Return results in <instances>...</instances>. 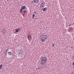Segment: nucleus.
Wrapping results in <instances>:
<instances>
[{"mask_svg": "<svg viewBox=\"0 0 74 74\" xmlns=\"http://www.w3.org/2000/svg\"><path fill=\"white\" fill-rule=\"evenodd\" d=\"M45 34H43L42 35V38L41 39V41L42 42H45L48 38V36L47 35H44Z\"/></svg>", "mask_w": 74, "mask_h": 74, "instance_id": "obj_1", "label": "nucleus"}, {"mask_svg": "<svg viewBox=\"0 0 74 74\" xmlns=\"http://www.w3.org/2000/svg\"><path fill=\"white\" fill-rule=\"evenodd\" d=\"M47 59L46 57H43L42 58L41 60V64H44L47 62Z\"/></svg>", "mask_w": 74, "mask_h": 74, "instance_id": "obj_2", "label": "nucleus"}, {"mask_svg": "<svg viewBox=\"0 0 74 74\" xmlns=\"http://www.w3.org/2000/svg\"><path fill=\"white\" fill-rule=\"evenodd\" d=\"M45 2H42L41 5H40V8H44V5H45Z\"/></svg>", "mask_w": 74, "mask_h": 74, "instance_id": "obj_3", "label": "nucleus"}, {"mask_svg": "<svg viewBox=\"0 0 74 74\" xmlns=\"http://www.w3.org/2000/svg\"><path fill=\"white\" fill-rule=\"evenodd\" d=\"M39 1V0H34L33 1V3H38Z\"/></svg>", "mask_w": 74, "mask_h": 74, "instance_id": "obj_4", "label": "nucleus"}, {"mask_svg": "<svg viewBox=\"0 0 74 74\" xmlns=\"http://www.w3.org/2000/svg\"><path fill=\"white\" fill-rule=\"evenodd\" d=\"M23 10H26V6L25 5L23 6L21 8Z\"/></svg>", "mask_w": 74, "mask_h": 74, "instance_id": "obj_5", "label": "nucleus"}, {"mask_svg": "<svg viewBox=\"0 0 74 74\" xmlns=\"http://www.w3.org/2000/svg\"><path fill=\"white\" fill-rule=\"evenodd\" d=\"M27 38L28 40H30V39H31V36H30V35H28L27 37Z\"/></svg>", "mask_w": 74, "mask_h": 74, "instance_id": "obj_6", "label": "nucleus"}, {"mask_svg": "<svg viewBox=\"0 0 74 74\" xmlns=\"http://www.w3.org/2000/svg\"><path fill=\"white\" fill-rule=\"evenodd\" d=\"M47 10V8H42V10H43L44 11H45Z\"/></svg>", "mask_w": 74, "mask_h": 74, "instance_id": "obj_7", "label": "nucleus"}, {"mask_svg": "<svg viewBox=\"0 0 74 74\" xmlns=\"http://www.w3.org/2000/svg\"><path fill=\"white\" fill-rule=\"evenodd\" d=\"M8 53L9 55H12V54H11V52H9Z\"/></svg>", "mask_w": 74, "mask_h": 74, "instance_id": "obj_8", "label": "nucleus"}, {"mask_svg": "<svg viewBox=\"0 0 74 74\" xmlns=\"http://www.w3.org/2000/svg\"><path fill=\"white\" fill-rule=\"evenodd\" d=\"M35 15L34 14H33L32 15V19H34V17H35Z\"/></svg>", "mask_w": 74, "mask_h": 74, "instance_id": "obj_9", "label": "nucleus"}, {"mask_svg": "<svg viewBox=\"0 0 74 74\" xmlns=\"http://www.w3.org/2000/svg\"><path fill=\"white\" fill-rule=\"evenodd\" d=\"M23 10L21 8L20 10V13H22V11H23Z\"/></svg>", "mask_w": 74, "mask_h": 74, "instance_id": "obj_10", "label": "nucleus"}, {"mask_svg": "<svg viewBox=\"0 0 74 74\" xmlns=\"http://www.w3.org/2000/svg\"><path fill=\"white\" fill-rule=\"evenodd\" d=\"M5 52L6 53H7V52H8V48L7 49H6L5 50Z\"/></svg>", "mask_w": 74, "mask_h": 74, "instance_id": "obj_11", "label": "nucleus"}, {"mask_svg": "<svg viewBox=\"0 0 74 74\" xmlns=\"http://www.w3.org/2000/svg\"><path fill=\"white\" fill-rule=\"evenodd\" d=\"M23 12H24V13H26V12H27L26 11V10H23Z\"/></svg>", "mask_w": 74, "mask_h": 74, "instance_id": "obj_12", "label": "nucleus"}, {"mask_svg": "<svg viewBox=\"0 0 74 74\" xmlns=\"http://www.w3.org/2000/svg\"><path fill=\"white\" fill-rule=\"evenodd\" d=\"M20 31L19 30L18 31V29H16V32H19Z\"/></svg>", "mask_w": 74, "mask_h": 74, "instance_id": "obj_13", "label": "nucleus"}, {"mask_svg": "<svg viewBox=\"0 0 74 74\" xmlns=\"http://www.w3.org/2000/svg\"><path fill=\"white\" fill-rule=\"evenodd\" d=\"M0 67H1V68H2V67H3V65L1 64L0 66Z\"/></svg>", "mask_w": 74, "mask_h": 74, "instance_id": "obj_14", "label": "nucleus"}, {"mask_svg": "<svg viewBox=\"0 0 74 74\" xmlns=\"http://www.w3.org/2000/svg\"><path fill=\"white\" fill-rule=\"evenodd\" d=\"M54 45H55V44H53L52 47H54Z\"/></svg>", "mask_w": 74, "mask_h": 74, "instance_id": "obj_15", "label": "nucleus"}, {"mask_svg": "<svg viewBox=\"0 0 74 74\" xmlns=\"http://www.w3.org/2000/svg\"><path fill=\"white\" fill-rule=\"evenodd\" d=\"M72 64H73V66H74V61L73 62Z\"/></svg>", "mask_w": 74, "mask_h": 74, "instance_id": "obj_16", "label": "nucleus"}, {"mask_svg": "<svg viewBox=\"0 0 74 74\" xmlns=\"http://www.w3.org/2000/svg\"><path fill=\"white\" fill-rule=\"evenodd\" d=\"M72 24H70L69 25V27H70V26H72Z\"/></svg>", "mask_w": 74, "mask_h": 74, "instance_id": "obj_17", "label": "nucleus"}, {"mask_svg": "<svg viewBox=\"0 0 74 74\" xmlns=\"http://www.w3.org/2000/svg\"><path fill=\"white\" fill-rule=\"evenodd\" d=\"M20 53H23V51L21 52Z\"/></svg>", "mask_w": 74, "mask_h": 74, "instance_id": "obj_18", "label": "nucleus"}, {"mask_svg": "<svg viewBox=\"0 0 74 74\" xmlns=\"http://www.w3.org/2000/svg\"><path fill=\"white\" fill-rule=\"evenodd\" d=\"M17 30H19V28H18Z\"/></svg>", "mask_w": 74, "mask_h": 74, "instance_id": "obj_19", "label": "nucleus"}, {"mask_svg": "<svg viewBox=\"0 0 74 74\" xmlns=\"http://www.w3.org/2000/svg\"><path fill=\"white\" fill-rule=\"evenodd\" d=\"M73 47H71V49H73Z\"/></svg>", "mask_w": 74, "mask_h": 74, "instance_id": "obj_20", "label": "nucleus"}, {"mask_svg": "<svg viewBox=\"0 0 74 74\" xmlns=\"http://www.w3.org/2000/svg\"><path fill=\"white\" fill-rule=\"evenodd\" d=\"M10 0H7V1H10Z\"/></svg>", "mask_w": 74, "mask_h": 74, "instance_id": "obj_21", "label": "nucleus"}, {"mask_svg": "<svg viewBox=\"0 0 74 74\" xmlns=\"http://www.w3.org/2000/svg\"><path fill=\"white\" fill-rule=\"evenodd\" d=\"M5 55H7V53H5Z\"/></svg>", "mask_w": 74, "mask_h": 74, "instance_id": "obj_22", "label": "nucleus"}, {"mask_svg": "<svg viewBox=\"0 0 74 74\" xmlns=\"http://www.w3.org/2000/svg\"><path fill=\"white\" fill-rule=\"evenodd\" d=\"M1 67H0V70H1Z\"/></svg>", "mask_w": 74, "mask_h": 74, "instance_id": "obj_23", "label": "nucleus"}, {"mask_svg": "<svg viewBox=\"0 0 74 74\" xmlns=\"http://www.w3.org/2000/svg\"><path fill=\"white\" fill-rule=\"evenodd\" d=\"M73 25H74V22L73 23Z\"/></svg>", "mask_w": 74, "mask_h": 74, "instance_id": "obj_24", "label": "nucleus"}, {"mask_svg": "<svg viewBox=\"0 0 74 74\" xmlns=\"http://www.w3.org/2000/svg\"><path fill=\"white\" fill-rule=\"evenodd\" d=\"M71 25H74L73 24H71Z\"/></svg>", "mask_w": 74, "mask_h": 74, "instance_id": "obj_25", "label": "nucleus"}, {"mask_svg": "<svg viewBox=\"0 0 74 74\" xmlns=\"http://www.w3.org/2000/svg\"><path fill=\"white\" fill-rule=\"evenodd\" d=\"M22 14L23 15V14L22 13Z\"/></svg>", "mask_w": 74, "mask_h": 74, "instance_id": "obj_26", "label": "nucleus"}]
</instances>
